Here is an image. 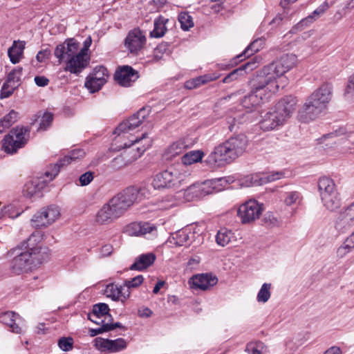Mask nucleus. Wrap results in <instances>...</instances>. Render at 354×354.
Here are the masks:
<instances>
[{
	"label": "nucleus",
	"instance_id": "nucleus-1",
	"mask_svg": "<svg viewBox=\"0 0 354 354\" xmlns=\"http://www.w3.org/2000/svg\"><path fill=\"white\" fill-rule=\"evenodd\" d=\"M333 97V86L324 83L310 93L298 111L299 121L307 123L316 120L328 109Z\"/></svg>",
	"mask_w": 354,
	"mask_h": 354
},
{
	"label": "nucleus",
	"instance_id": "nucleus-2",
	"mask_svg": "<svg viewBox=\"0 0 354 354\" xmlns=\"http://www.w3.org/2000/svg\"><path fill=\"white\" fill-rule=\"evenodd\" d=\"M248 145L245 135L240 134L230 138L223 143L216 147L205 160L209 167L215 169L224 165L242 156Z\"/></svg>",
	"mask_w": 354,
	"mask_h": 354
},
{
	"label": "nucleus",
	"instance_id": "nucleus-3",
	"mask_svg": "<svg viewBox=\"0 0 354 354\" xmlns=\"http://www.w3.org/2000/svg\"><path fill=\"white\" fill-rule=\"evenodd\" d=\"M41 239L39 233H33L26 242L27 250L20 252L10 261V270L12 273L19 275L30 271L40 265L44 260V252L40 246H35L37 241Z\"/></svg>",
	"mask_w": 354,
	"mask_h": 354
},
{
	"label": "nucleus",
	"instance_id": "nucleus-4",
	"mask_svg": "<svg viewBox=\"0 0 354 354\" xmlns=\"http://www.w3.org/2000/svg\"><path fill=\"white\" fill-rule=\"evenodd\" d=\"M282 86L279 82H273L268 77H263L261 72L252 81L250 93L242 100L243 106L251 109L267 101L272 94L277 92Z\"/></svg>",
	"mask_w": 354,
	"mask_h": 354
},
{
	"label": "nucleus",
	"instance_id": "nucleus-5",
	"mask_svg": "<svg viewBox=\"0 0 354 354\" xmlns=\"http://www.w3.org/2000/svg\"><path fill=\"white\" fill-rule=\"evenodd\" d=\"M148 194L149 191L145 187L131 186L115 195L109 201V203L118 216L121 217L131 206Z\"/></svg>",
	"mask_w": 354,
	"mask_h": 354
},
{
	"label": "nucleus",
	"instance_id": "nucleus-6",
	"mask_svg": "<svg viewBox=\"0 0 354 354\" xmlns=\"http://www.w3.org/2000/svg\"><path fill=\"white\" fill-rule=\"evenodd\" d=\"M149 115V109L147 108L140 109L136 113L130 116L127 120L121 122L115 129L114 133L118 135V139L128 138L129 142H124V147H130L139 143L147 136L146 133H143L141 137L133 139V135L131 133L135 129L138 128L148 118Z\"/></svg>",
	"mask_w": 354,
	"mask_h": 354
},
{
	"label": "nucleus",
	"instance_id": "nucleus-7",
	"mask_svg": "<svg viewBox=\"0 0 354 354\" xmlns=\"http://www.w3.org/2000/svg\"><path fill=\"white\" fill-rule=\"evenodd\" d=\"M228 182L227 178H220L193 184L184 191V197L187 201L201 198L208 194L221 191Z\"/></svg>",
	"mask_w": 354,
	"mask_h": 354
},
{
	"label": "nucleus",
	"instance_id": "nucleus-8",
	"mask_svg": "<svg viewBox=\"0 0 354 354\" xmlns=\"http://www.w3.org/2000/svg\"><path fill=\"white\" fill-rule=\"evenodd\" d=\"M318 189L324 206L330 211L340 207L342 198L334 180L327 176H322L318 180Z\"/></svg>",
	"mask_w": 354,
	"mask_h": 354
},
{
	"label": "nucleus",
	"instance_id": "nucleus-9",
	"mask_svg": "<svg viewBox=\"0 0 354 354\" xmlns=\"http://www.w3.org/2000/svg\"><path fill=\"white\" fill-rule=\"evenodd\" d=\"M180 168L169 167L155 176L152 186L156 189L178 187L185 181L187 176Z\"/></svg>",
	"mask_w": 354,
	"mask_h": 354
},
{
	"label": "nucleus",
	"instance_id": "nucleus-10",
	"mask_svg": "<svg viewBox=\"0 0 354 354\" xmlns=\"http://www.w3.org/2000/svg\"><path fill=\"white\" fill-rule=\"evenodd\" d=\"M30 131L24 127H16L4 138L3 148L4 151L10 154L24 147L28 139Z\"/></svg>",
	"mask_w": 354,
	"mask_h": 354
},
{
	"label": "nucleus",
	"instance_id": "nucleus-11",
	"mask_svg": "<svg viewBox=\"0 0 354 354\" xmlns=\"http://www.w3.org/2000/svg\"><path fill=\"white\" fill-rule=\"evenodd\" d=\"M263 212V205L256 200H249L238 209V216L243 224L250 223L258 219Z\"/></svg>",
	"mask_w": 354,
	"mask_h": 354
},
{
	"label": "nucleus",
	"instance_id": "nucleus-12",
	"mask_svg": "<svg viewBox=\"0 0 354 354\" xmlns=\"http://www.w3.org/2000/svg\"><path fill=\"white\" fill-rule=\"evenodd\" d=\"M60 216L58 207L50 205L37 212L31 219L32 227L39 228L46 227L54 223Z\"/></svg>",
	"mask_w": 354,
	"mask_h": 354
},
{
	"label": "nucleus",
	"instance_id": "nucleus-13",
	"mask_svg": "<svg viewBox=\"0 0 354 354\" xmlns=\"http://www.w3.org/2000/svg\"><path fill=\"white\" fill-rule=\"evenodd\" d=\"M354 226V201L344 207L338 214L335 229L339 234H344Z\"/></svg>",
	"mask_w": 354,
	"mask_h": 354
},
{
	"label": "nucleus",
	"instance_id": "nucleus-14",
	"mask_svg": "<svg viewBox=\"0 0 354 354\" xmlns=\"http://www.w3.org/2000/svg\"><path fill=\"white\" fill-rule=\"evenodd\" d=\"M108 77L107 69L103 66H97L86 77L85 87L91 93L97 92L106 82Z\"/></svg>",
	"mask_w": 354,
	"mask_h": 354
},
{
	"label": "nucleus",
	"instance_id": "nucleus-15",
	"mask_svg": "<svg viewBox=\"0 0 354 354\" xmlns=\"http://www.w3.org/2000/svg\"><path fill=\"white\" fill-rule=\"evenodd\" d=\"M146 41L145 34L139 28H134L127 34L124 46L130 53L137 55L144 48Z\"/></svg>",
	"mask_w": 354,
	"mask_h": 354
},
{
	"label": "nucleus",
	"instance_id": "nucleus-16",
	"mask_svg": "<svg viewBox=\"0 0 354 354\" xmlns=\"http://www.w3.org/2000/svg\"><path fill=\"white\" fill-rule=\"evenodd\" d=\"M297 100L292 95L285 96L276 104L274 111L285 124L294 113Z\"/></svg>",
	"mask_w": 354,
	"mask_h": 354
},
{
	"label": "nucleus",
	"instance_id": "nucleus-17",
	"mask_svg": "<svg viewBox=\"0 0 354 354\" xmlns=\"http://www.w3.org/2000/svg\"><path fill=\"white\" fill-rule=\"evenodd\" d=\"M80 44L74 39H68L64 43L57 45L54 51L55 57L59 64L66 62L78 51Z\"/></svg>",
	"mask_w": 354,
	"mask_h": 354
},
{
	"label": "nucleus",
	"instance_id": "nucleus-18",
	"mask_svg": "<svg viewBox=\"0 0 354 354\" xmlns=\"http://www.w3.org/2000/svg\"><path fill=\"white\" fill-rule=\"evenodd\" d=\"M84 155V151L79 149L70 151L67 156L60 159L57 163L54 165H50L45 171V176L48 180H53L58 174L61 167L67 165L71 161L83 158Z\"/></svg>",
	"mask_w": 354,
	"mask_h": 354
},
{
	"label": "nucleus",
	"instance_id": "nucleus-19",
	"mask_svg": "<svg viewBox=\"0 0 354 354\" xmlns=\"http://www.w3.org/2000/svg\"><path fill=\"white\" fill-rule=\"evenodd\" d=\"M89 64L90 55L79 51L65 62L64 69L66 72L78 75L88 67Z\"/></svg>",
	"mask_w": 354,
	"mask_h": 354
},
{
	"label": "nucleus",
	"instance_id": "nucleus-20",
	"mask_svg": "<svg viewBox=\"0 0 354 354\" xmlns=\"http://www.w3.org/2000/svg\"><path fill=\"white\" fill-rule=\"evenodd\" d=\"M0 322L7 326L12 333L21 334L24 332V320L13 311L1 313Z\"/></svg>",
	"mask_w": 354,
	"mask_h": 354
},
{
	"label": "nucleus",
	"instance_id": "nucleus-21",
	"mask_svg": "<svg viewBox=\"0 0 354 354\" xmlns=\"http://www.w3.org/2000/svg\"><path fill=\"white\" fill-rule=\"evenodd\" d=\"M218 283V279L212 274H198L194 275L189 281L190 287L193 289L206 290L214 286Z\"/></svg>",
	"mask_w": 354,
	"mask_h": 354
},
{
	"label": "nucleus",
	"instance_id": "nucleus-22",
	"mask_svg": "<svg viewBox=\"0 0 354 354\" xmlns=\"http://www.w3.org/2000/svg\"><path fill=\"white\" fill-rule=\"evenodd\" d=\"M138 78V72L131 66H123L115 72V79L122 86H129Z\"/></svg>",
	"mask_w": 354,
	"mask_h": 354
},
{
	"label": "nucleus",
	"instance_id": "nucleus-23",
	"mask_svg": "<svg viewBox=\"0 0 354 354\" xmlns=\"http://www.w3.org/2000/svg\"><path fill=\"white\" fill-rule=\"evenodd\" d=\"M260 72L263 77H268L269 80L273 82H278L277 80L282 77L287 73V71L279 59H277L264 66Z\"/></svg>",
	"mask_w": 354,
	"mask_h": 354
},
{
	"label": "nucleus",
	"instance_id": "nucleus-24",
	"mask_svg": "<svg viewBox=\"0 0 354 354\" xmlns=\"http://www.w3.org/2000/svg\"><path fill=\"white\" fill-rule=\"evenodd\" d=\"M105 292L108 297L111 298L113 301H120L124 304L130 297V290H125L124 286H118L114 283L107 285Z\"/></svg>",
	"mask_w": 354,
	"mask_h": 354
},
{
	"label": "nucleus",
	"instance_id": "nucleus-25",
	"mask_svg": "<svg viewBox=\"0 0 354 354\" xmlns=\"http://www.w3.org/2000/svg\"><path fill=\"white\" fill-rule=\"evenodd\" d=\"M120 217L108 203H105L97 212L95 221L100 225H106L113 222Z\"/></svg>",
	"mask_w": 354,
	"mask_h": 354
},
{
	"label": "nucleus",
	"instance_id": "nucleus-26",
	"mask_svg": "<svg viewBox=\"0 0 354 354\" xmlns=\"http://www.w3.org/2000/svg\"><path fill=\"white\" fill-rule=\"evenodd\" d=\"M259 124L261 129L263 131H272L277 129L278 127L283 125L284 124L273 111L266 113L263 116Z\"/></svg>",
	"mask_w": 354,
	"mask_h": 354
},
{
	"label": "nucleus",
	"instance_id": "nucleus-27",
	"mask_svg": "<svg viewBox=\"0 0 354 354\" xmlns=\"http://www.w3.org/2000/svg\"><path fill=\"white\" fill-rule=\"evenodd\" d=\"M156 259V255L152 252L140 254L131 266L130 270L141 271L147 269L154 263Z\"/></svg>",
	"mask_w": 354,
	"mask_h": 354
},
{
	"label": "nucleus",
	"instance_id": "nucleus-28",
	"mask_svg": "<svg viewBox=\"0 0 354 354\" xmlns=\"http://www.w3.org/2000/svg\"><path fill=\"white\" fill-rule=\"evenodd\" d=\"M194 236V232L188 229L180 230L174 233L170 238V242L176 246L189 245L190 240Z\"/></svg>",
	"mask_w": 354,
	"mask_h": 354
},
{
	"label": "nucleus",
	"instance_id": "nucleus-29",
	"mask_svg": "<svg viewBox=\"0 0 354 354\" xmlns=\"http://www.w3.org/2000/svg\"><path fill=\"white\" fill-rule=\"evenodd\" d=\"M43 185L38 180H32L27 182L23 189V194L28 198L39 197Z\"/></svg>",
	"mask_w": 354,
	"mask_h": 354
},
{
	"label": "nucleus",
	"instance_id": "nucleus-30",
	"mask_svg": "<svg viewBox=\"0 0 354 354\" xmlns=\"http://www.w3.org/2000/svg\"><path fill=\"white\" fill-rule=\"evenodd\" d=\"M328 4L326 2H324L321 6H319L314 12L306 17V18L301 20L297 26L299 27H306L310 24L316 21L318 18H319L328 8Z\"/></svg>",
	"mask_w": 354,
	"mask_h": 354
},
{
	"label": "nucleus",
	"instance_id": "nucleus-31",
	"mask_svg": "<svg viewBox=\"0 0 354 354\" xmlns=\"http://www.w3.org/2000/svg\"><path fill=\"white\" fill-rule=\"evenodd\" d=\"M257 67V64L255 61L248 62L243 64L239 68H236L225 76L223 80V83H230L238 78V76L243 75V72L247 69L252 71Z\"/></svg>",
	"mask_w": 354,
	"mask_h": 354
},
{
	"label": "nucleus",
	"instance_id": "nucleus-32",
	"mask_svg": "<svg viewBox=\"0 0 354 354\" xmlns=\"http://www.w3.org/2000/svg\"><path fill=\"white\" fill-rule=\"evenodd\" d=\"M23 212L24 209L22 207L19 206V203L17 201H14L10 204L4 205L0 209V216L15 218L19 216Z\"/></svg>",
	"mask_w": 354,
	"mask_h": 354
},
{
	"label": "nucleus",
	"instance_id": "nucleus-33",
	"mask_svg": "<svg viewBox=\"0 0 354 354\" xmlns=\"http://www.w3.org/2000/svg\"><path fill=\"white\" fill-rule=\"evenodd\" d=\"M187 145L183 140H178L172 143L165 151V157L166 159H172L176 156L182 153L186 149Z\"/></svg>",
	"mask_w": 354,
	"mask_h": 354
},
{
	"label": "nucleus",
	"instance_id": "nucleus-34",
	"mask_svg": "<svg viewBox=\"0 0 354 354\" xmlns=\"http://www.w3.org/2000/svg\"><path fill=\"white\" fill-rule=\"evenodd\" d=\"M25 48L24 41L14 42L13 45L8 49V56L13 64L18 63L22 57Z\"/></svg>",
	"mask_w": 354,
	"mask_h": 354
},
{
	"label": "nucleus",
	"instance_id": "nucleus-35",
	"mask_svg": "<svg viewBox=\"0 0 354 354\" xmlns=\"http://www.w3.org/2000/svg\"><path fill=\"white\" fill-rule=\"evenodd\" d=\"M168 19L160 16L154 21V28L150 32L151 37L160 38L165 35L167 31L166 24Z\"/></svg>",
	"mask_w": 354,
	"mask_h": 354
},
{
	"label": "nucleus",
	"instance_id": "nucleus-36",
	"mask_svg": "<svg viewBox=\"0 0 354 354\" xmlns=\"http://www.w3.org/2000/svg\"><path fill=\"white\" fill-rule=\"evenodd\" d=\"M109 312V308L108 305L104 303H100L93 306L92 316L95 317L98 319L103 318L105 320L110 322L112 320V317Z\"/></svg>",
	"mask_w": 354,
	"mask_h": 354
},
{
	"label": "nucleus",
	"instance_id": "nucleus-37",
	"mask_svg": "<svg viewBox=\"0 0 354 354\" xmlns=\"http://www.w3.org/2000/svg\"><path fill=\"white\" fill-rule=\"evenodd\" d=\"M234 239V233L226 228L221 229L216 236V241L221 246H225Z\"/></svg>",
	"mask_w": 354,
	"mask_h": 354
},
{
	"label": "nucleus",
	"instance_id": "nucleus-38",
	"mask_svg": "<svg viewBox=\"0 0 354 354\" xmlns=\"http://www.w3.org/2000/svg\"><path fill=\"white\" fill-rule=\"evenodd\" d=\"M303 200L301 192L298 191H289L283 196V203L286 206L299 205Z\"/></svg>",
	"mask_w": 354,
	"mask_h": 354
},
{
	"label": "nucleus",
	"instance_id": "nucleus-39",
	"mask_svg": "<svg viewBox=\"0 0 354 354\" xmlns=\"http://www.w3.org/2000/svg\"><path fill=\"white\" fill-rule=\"evenodd\" d=\"M203 155L204 153L202 151H191L182 157V162L183 165H188L200 162Z\"/></svg>",
	"mask_w": 354,
	"mask_h": 354
},
{
	"label": "nucleus",
	"instance_id": "nucleus-40",
	"mask_svg": "<svg viewBox=\"0 0 354 354\" xmlns=\"http://www.w3.org/2000/svg\"><path fill=\"white\" fill-rule=\"evenodd\" d=\"M18 113L12 110L0 120V134L11 127L17 120Z\"/></svg>",
	"mask_w": 354,
	"mask_h": 354
},
{
	"label": "nucleus",
	"instance_id": "nucleus-41",
	"mask_svg": "<svg viewBox=\"0 0 354 354\" xmlns=\"http://www.w3.org/2000/svg\"><path fill=\"white\" fill-rule=\"evenodd\" d=\"M271 283H264L257 293V300L259 303L267 302L271 296Z\"/></svg>",
	"mask_w": 354,
	"mask_h": 354
},
{
	"label": "nucleus",
	"instance_id": "nucleus-42",
	"mask_svg": "<svg viewBox=\"0 0 354 354\" xmlns=\"http://www.w3.org/2000/svg\"><path fill=\"white\" fill-rule=\"evenodd\" d=\"M176 204V199L171 196H167L160 200L156 201L154 205L156 206V209L166 210Z\"/></svg>",
	"mask_w": 354,
	"mask_h": 354
},
{
	"label": "nucleus",
	"instance_id": "nucleus-43",
	"mask_svg": "<svg viewBox=\"0 0 354 354\" xmlns=\"http://www.w3.org/2000/svg\"><path fill=\"white\" fill-rule=\"evenodd\" d=\"M141 236L152 238L158 235V229L155 224L149 222H141Z\"/></svg>",
	"mask_w": 354,
	"mask_h": 354
},
{
	"label": "nucleus",
	"instance_id": "nucleus-44",
	"mask_svg": "<svg viewBox=\"0 0 354 354\" xmlns=\"http://www.w3.org/2000/svg\"><path fill=\"white\" fill-rule=\"evenodd\" d=\"M279 61L284 66V68L288 71L293 68L297 64V57L293 54H285L283 55Z\"/></svg>",
	"mask_w": 354,
	"mask_h": 354
},
{
	"label": "nucleus",
	"instance_id": "nucleus-45",
	"mask_svg": "<svg viewBox=\"0 0 354 354\" xmlns=\"http://www.w3.org/2000/svg\"><path fill=\"white\" fill-rule=\"evenodd\" d=\"M266 350L264 344L261 342H250L245 348V351L249 354H264Z\"/></svg>",
	"mask_w": 354,
	"mask_h": 354
},
{
	"label": "nucleus",
	"instance_id": "nucleus-46",
	"mask_svg": "<svg viewBox=\"0 0 354 354\" xmlns=\"http://www.w3.org/2000/svg\"><path fill=\"white\" fill-rule=\"evenodd\" d=\"M354 250V245L348 242V240H345L337 249L336 254L339 259L344 258L347 254H350Z\"/></svg>",
	"mask_w": 354,
	"mask_h": 354
},
{
	"label": "nucleus",
	"instance_id": "nucleus-47",
	"mask_svg": "<svg viewBox=\"0 0 354 354\" xmlns=\"http://www.w3.org/2000/svg\"><path fill=\"white\" fill-rule=\"evenodd\" d=\"M21 75L22 68L19 67L16 68L9 73L6 82L12 84V86H14L17 88L20 84Z\"/></svg>",
	"mask_w": 354,
	"mask_h": 354
},
{
	"label": "nucleus",
	"instance_id": "nucleus-48",
	"mask_svg": "<svg viewBox=\"0 0 354 354\" xmlns=\"http://www.w3.org/2000/svg\"><path fill=\"white\" fill-rule=\"evenodd\" d=\"M262 45L261 40H255L252 42L248 48L243 51V53L237 56V58H241L242 57H250L254 53L259 50Z\"/></svg>",
	"mask_w": 354,
	"mask_h": 354
},
{
	"label": "nucleus",
	"instance_id": "nucleus-49",
	"mask_svg": "<svg viewBox=\"0 0 354 354\" xmlns=\"http://www.w3.org/2000/svg\"><path fill=\"white\" fill-rule=\"evenodd\" d=\"M53 120V115L49 112H45L39 120L37 131H44L50 125Z\"/></svg>",
	"mask_w": 354,
	"mask_h": 354
},
{
	"label": "nucleus",
	"instance_id": "nucleus-50",
	"mask_svg": "<svg viewBox=\"0 0 354 354\" xmlns=\"http://www.w3.org/2000/svg\"><path fill=\"white\" fill-rule=\"evenodd\" d=\"M178 21L184 30H188L194 26L193 18L187 12H181L178 15Z\"/></svg>",
	"mask_w": 354,
	"mask_h": 354
},
{
	"label": "nucleus",
	"instance_id": "nucleus-51",
	"mask_svg": "<svg viewBox=\"0 0 354 354\" xmlns=\"http://www.w3.org/2000/svg\"><path fill=\"white\" fill-rule=\"evenodd\" d=\"M127 341L123 338L111 340V344H109V353H117L123 351L127 348Z\"/></svg>",
	"mask_w": 354,
	"mask_h": 354
},
{
	"label": "nucleus",
	"instance_id": "nucleus-52",
	"mask_svg": "<svg viewBox=\"0 0 354 354\" xmlns=\"http://www.w3.org/2000/svg\"><path fill=\"white\" fill-rule=\"evenodd\" d=\"M141 222H133L125 227L124 232L131 236H141Z\"/></svg>",
	"mask_w": 354,
	"mask_h": 354
},
{
	"label": "nucleus",
	"instance_id": "nucleus-53",
	"mask_svg": "<svg viewBox=\"0 0 354 354\" xmlns=\"http://www.w3.org/2000/svg\"><path fill=\"white\" fill-rule=\"evenodd\" d=\"M344 96L347 100L354 101V73L348 78Z\"/></svg>",
	"mask_w": 354,
	"mask_h": 354
},
{
	"label": "nucleus",
	"instance_id": "nucleus-54",
	"mask_svg": "<svg viewBox=\"0 0 354 354\" xmlns=\"http://www.w3.org/2000/svg\"><path fill=\"white\" fill-rule=\"evenodd\" d=\"M111 339H103L102 337H97L94 339V346L99 351L109 352V344Z\"/></svg>",
	"mask_w": 354,
	"mask_h": 354
},
{
	"label": "nucleus",
	"instance_id": "nucleus-55",
	"mask_svg": "<svg viewBox=\"0 0 354 354\" xmlns=\"http://www.w3.org/2000/svg\"><path fill=\"white\" fill-rule=\"evenodd\" d=\"M143 280L142 275H138L130 280L125 281L123 286L125 290H130V288L138 287L143 282Z\"/></svg>",
	"mask_w": 354,
	"mask_h": 354
},
{
	"label": "nucleus",
	"instance_id": "nucleus-56",
	"mask_svg": "<svg viewBox=\"0 0 354 354\" xmlns=\"http://www.w3.org/2000/svg\"><path fill=\"white\" fill-rule=\"evenodd\" d=\"M58 346L64 351H68L73 348V339L72 337H61L58 340Z\"/></svg>",
	"mask_w": 354,
	"mask_h": 354
},
{
	"label": "nucleus",
	"instance_id": "nucleus-57",
	"mask_svg": "<svg viewBox=\"0 0 354 354\" xmlns=\"http://www.w3.org/2000/svg\"><path fill=\"white\" fill-rule=\"evenodd\" d=\"M284 177L283 171H272L261 178L263 183L272 182L277 180L281 179Z\"/></svg>",
	"mask_w": 354,
	"mask_h": 354
},
{
	"label": "nucleus",
	"instance_id": "nucleus-58",
	"mask_svg": "<svg viewBox=\"0 0 354 354\" xmlns=\"http://www.w3.org/2000/svg\"><path fill=\"white\" fill-rule=\"evenodd\" d=\"M264 221L270 227L279 226L281 224V221L271 212H268L265 215Z\"/></svg>",
	"mask_w": 354,
	"mask_h": 354
},
{
	"label": "nucleus",
	"instance_id": "nucleus-59",
	"mask_svg": "<svg viewBox=\"0 0 354 354\" xmlns=\"http://www.w3.org/2000/svg\"><path fill=\"white\" fill-rule=\"evenodd\" d=\"M146 147H136V149H131L128 153H133V156L130 159H127V154L125 153L124 154V159H127V162H131L135 160H136L137 158H138L139 157L141 156V155L145 152V151L146 150Z\"/></svg>",
	"mask_w": 354,
	"mask_h": 354
},
{
	"label": "nucleus",
	"instance_id": "nucleus-60",
	"mask_svg": "<svg viewBox=\"0 0 354 354\" xmlns=\"http://www.w3.org/2000/svg\"><path fill=\"white\" fill-rule=\"evenodd\" d=\"M16 88V86H12V84H10L8 82H6L1 90V98H7L10 97Z\"/></svg>",
	"mask_w": 354,
	"mask_h": 354
},
{
	"label": "nucleus",
	"instance_id": "nucleus-61",
	"mask_svg": "<svg viewBox=\"0 0 354 354\" xmlns=\"http://www.w3.org/2000/svg\"><path fill=\"white\" fill-rule=\"evenodd\" d=\"M110 327L106 324H103L102 326H100L97 328H91L89 330V335L91 337H95L99 334L110 331Z\"/></svg>",
	"mask_w": 354,
	"mask_h": 354
},
{
	"label": "nucleus",
	"instance_id": "nucleus-62",
	"mask_svg": "<svg viewBox=\"0 0 354 354\" xmlns=\"http://www.w3.org/2000/svg\"><path fill=\"white\" fill-rule=\"evenodd\" d=\"M93 179V174L91 171H87L82 174L80 177L81 185L85 186L88 185Z\"/></svg>",
	"mask_w": 354,
	"mask_h": 354
},
{
	"label": "nucleus",
	"instance_id": "nucleus-63",
	"mask_svg": "<svg viewBox=\"0 0 354 354\" xmlns=\"http://www.w3.org/2000/svg\"><path fill=\"white\" fill-rule=\"evenodd\" d=\"M50 54L51 53L49 49H44L38 52L36 59L38 62L42 63L49 59Z\"/></svg>",
	"mask_w": 354,
	"mask_h": 354
},
{
	"label": "nucleus",
	"instance_id": "nucleus-64",
	"mask_svg": "<svg viewBox=\"0 0 354 354\" xmlns=\"http://www.w3.org/2000/svg\"><path fill=\"white\" fill-rule=\"evenodd\" d=\"M213 80V78L210 77L208 75H203L193 79L192 80L196 87H198L202 84H205L210 81H212Z\"/></svg>",
	"mask_w": 354,
	"mask_h": 354
}]
</instances>
